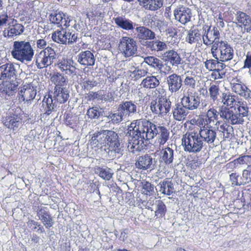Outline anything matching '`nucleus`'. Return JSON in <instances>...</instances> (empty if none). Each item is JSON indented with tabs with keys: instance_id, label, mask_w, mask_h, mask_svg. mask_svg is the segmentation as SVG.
Instances as JSON below:
<instances>
[{
	"instance_id": "f257e3e1",
	"label": "nucleus",
	"mask_w": 251,
	"mask_h": 251,
	"mask_svg": "<svg viewBox=\"0 0 251 251\" xmlns=\"http://www.w3.org/2000/svg\"><path fill=\"white\" fill-rule=\"evenodd\" d=\"M129 138L127 149L129 152L135 153L144 149L147 141L153 139L158 135L156 143L159 144L158 149L168 141L169 131L164 126H158L146 119L133 121L128 126Z\"/></svg>"
},
{
	"instance_id": "f03ea898",
	"label": "nucleus",
	"mask_w": 251,
	"mask_h": 251,
	"mask_svg": "<svg viewBox=\"0 0 251 251\" xmlns=\"http://www.w3.org/2000/svg\"><path fill=\"white\" fill-rule=\"evenodd\" d=\"M90 144L95 147H105L104 150L110 158L122 153L119 135L113 130H103L95 133L92 136Z\"/></svg>"
},
{
	"instance_id": "7ed1b4c3",
	"label": "nucleus",
	"mask_w": 251,
	"mask_h": 251,
	"mask_svg": "<svg viewBox=\"0 0 251 251\" xmlns=\"http://www.w3.org/2000/svg\"><path fill=\"white\" fill-rule=\"evenodd\" d=\"M11 54L17 61L24 64L31 62L34 50L30 43L25 40H17L13 42Z\"/></svg>"
},
{
	"instance_id": "20e7f679",
	"label": "nucleus",
	"mask_w": 251,
	"mask_h": 251,
	"mask_svg": "<svg viewBox=\"0 0 251 251\" xmlns=\"http://www.w3.org/2000/svg\"><path fill=\"white\" fill-rule=\"evenodd\" d=\"M181 141L184 150L189 153L199 152L205 145L203 140H201L198 132L195 130L187 132L183 136Z\"/></svg>"
},
{
	"instance_id": "39448f33",
	"label": "nucleus",
	"mask_w": 251,
	"mask_h": 251,
	"mask_svg": "<svg viewBox=\"0 0 251 251\" xmlns=\"http://www.w3.org/2000/svg\"><path fill=\"white\" fill-rule=\"evenodd\" d=\"M202 33L203 43L206 46L212 45L211 53L212 55H216V50L220 44V32L217 27L214 26L212 29L210 27L206 29Z\"/></svg>"
},
{
	"instance_id": "423d86ee",
	"label": "nucleus",
	"mask_w": 251,
	"mask_h": 251,
	"mask_svg": "<svg viewBox=\"0 0 251 251\" xmlns=\"http://www.w3.org/2000/svg\"><path fill=\"white\" fill-rule=\"evenodd\" d=\"M56 57L54 49L47 47L44 50L36 53L35 64L38 69H43L50 65Z\"/></svg>"
},
{
	"instance_id": "0eeeda50",
	"label": "nucleus",
	"mask_w": 251,
	"mask_h": 251,
	"mask_svg": "<svg viewBox=\"0 0 251 251\" xmlns=\"http://www.w3.org/2000/svg\"><path fill=\"white\" fill-rule=\"evenodd\" d=\"M171 101L166 98L158 97L151 103V109L152 112L159 116H164L169 112L171 107Z\"/></svg>"
},
{
	"instance_id": "6e6552de",
	"label": "nucleus",
	"mask_w": 251,
	"mask_h": 251,
	"mask_svg": "<svg viewBox=\"0 0 251 251\" xmlns=\"http://www.w3.org/2000/svg\"><path fill=\"white\" fill-rule=\"evenodd\" d=\"M119 49L126 57L133 56L137 53V46L136 41L129 37H122L119 41Z\"/></svg>"
},
{
	"instance_id": "1a4fd4ad",
	"label": "nucleus",
	"mask_w": 251,
	"mask_h": 251,
	"mask_svg": "<svg viewBox=\"0 0 251 251\" xmlns=\"http://www.w3.org/2000/svg\"><path fill=\"white\" fill-rule=\"evenodd\" d=\"M181 102L189 110H196L200 105L201 97L196 92L188 90L183 93Z\"/></svg>"
},
{
	"instance_id": "9d476101",
	"label": "nucleus",
	"mask_w": 251,
	"mask_h": 251,
	"mask_svg": "<svg viewBox=\"0 0 251 251\" xmlns=\"http://www.w3.org/2000/svg\"><path fill=\"white\" fill-rule=\"evenodd\" d=\"M220 116L231 125H241L244 122V119L241 117V115L238 114L235 108L233 110L231 108L222 106L220 107Z\"/></svg>"
},
{
	"instance_id": "9b49d317",
	"label": "nucleus",
	"mask_w": 251,
	"mask_h": 251,
	"mask_svg": "<svg viewBox=\"0 0 251 251\" xmlns=\"http://www.w3.org/2000/svg\"><path fill=\"white\" fill-rule=\"evenodd\" d=\"M233 50L226 41H220L216 50V55L212 56L221 62L231 60L233 57Z\"/></svg>"
},
{
	"instance_id": "f8f14e48",
	"label": "nucleus",
	"mask_w": 251,
	"mask_h": 251,
	"mask_svg": "<svg viewBox=\"0 0 251 251\" xmlns=\"http://www.w3.org/2000/svg\"><path fill=\"white\" fill-rule=\"evenodd\" d=\"M20 108H17L15 111L12 109L6 116L3 118L2 123L7 128L16 130L21 123L22 117L20 112Z\"/></svg>"
},
{
	"instance_id": "ddd939ff",
	"label": "nucleus",
	"mask_w": 251,
	"mask_h": 251,
	"mask_svg": "<svg viewBox=\"0 0 251 251\" xmlns=\"http://www.w3.org/2000/svg\"><path fill=\"white\" fill-rule=\"evenodd\" d=\"M37 94L36 87L31 83H26L20 88L19 92V100L21 102L30 103Z\"/></svg>"
},
{
	"instance_id": "4468645a",
	"label": "nucleus",
	"mask_w": 251,
	"mask_h": 251,
	"mask_svg": "<svg viewBox=\"0 0 251 251\" xmlns=\"http://www.w3.org/2000/svg\"><path fill=\"white\" fill-rule=\"evenodd\" d=\"M232 92L244 98L245 100L251 99V90L242 82L240 79L235 78L231 83Z\"/></svg>"
},
{
	"instance_id": "2eb2a0df",
	"label": "nucleus",
	"mask_w": 251,
	"mask_h": 251,
	"mask_svg": "<svg viewBox=\"0 0 251 251\" xmlns=\"http://www.w3.org/2000/svg\"><path fill=\"white\" fill-rule=\"evenodd\" d=\"M50 21L60 27H68L70 25L71 19L64 13L58 10L53 11L49 15Z\"/></svg>"
},
{
	"instance_id": "dca6fc26",
	"label": "nucleus",
	"mask_w": 251,
	"mask_h": 251,
	"mask_svg": "<svg viewBox=\"0 0 251 251\" xmlns=\"http://www.w3.org/2000/svg\"><path fill=\"white\" fill-rule=\"evenodd\" d=\"M168 90L171 93L177 92L182 85V80L180 75L173 74L166 78Z\"/></svg>"
},
{
	"instance_id": "f3484780",
	"label": "nucleus",
	"mask_w": 251,
	"mask_h": 251,
	"mask_svg": "<svg viewBox=\"0 0 251 251\" xmlns=\"http://www.w3.org/2000/svg\"><path fill=\"white\" fill-rule=\"evenodd\" d=\"M74 61L72 59L63 58L56 64V67L65 74L71 75L72 77L76 75V69L74 65Z\"/></svg>"
},
{
	"instance_id": "a211bd4d",
	"label": "nucleus",
	"mask_w": 251,
	"mask_h": 251,
	"mask_svg": "<svg viewBox=\"0 0 251 251\" xmlns=\"http://www.w3.org/2000/svg\"><path fill=\"white\" fill-rule=\"evenodd\" d=\"M174 14L175 19L183 25L189 22L192 17L191 9L183 6L176 9Z\"/></svg>"
},
{
	"instance_id": "6ab92c4d",
	"label": "nucleus",
	"mask_w": 251,
	"mask_h": 251,
	"mask_svg": "<svg viewBox=\"0 0 251 251\" xmlns=\"http://www.w3.org/2000/svg\"><path fill=\"white\" fill-rule=\"evenodd\" d=\"M15 65L12 63H6L0 66V80L15 78L16 76Z\"/></svg>"
},
{
	"instance_id": "aec40b11",
	"label": "nucleus",
	"mask_w": 251,
	"mask_h": 251,
	"mask_svg": "<svg viewBox=\"0 0 251 251\" xmlns=\"http://www.w3.org/2000/svg\"><path fill=\"white\" fill-rule=\"evenodd\" d=\"M118 106L123 115H125V118L132 116L138 113L136 103L131 100L123 101Z\"/></svg>"
},
{
	"instance_id": "412c9836",
	"label": "nucleus",
	"mask_w": 251,
	"mask_h": 251,
	"mask_svg": "<svg viewBox=\"0 0 251 251\" xmlns=\"http://www.w3.org/2000/svg\"><path fill=\"white\" fill-rule=\"evenodd\" d=\"M136 38L141 44H143L146 40H153L155 37V34L154 32L149 28L140 26L135 28Z\"/></svg>"
},
{
	"instance_id": "4be33fe9",
	"label": "nucleus",
	"mask_w": 251,
	"mask_h": 251,
	"mask_svg": "<svg viewBox=\"0 0 251 251\" xmlns=\"http://www.w3.org/2000/svg\"><path fill=\"white\" fill-rule=\"evenodd\" d=\"M77 62L81 65L93 66L95 64V58L90 50L81 51L77 56Z\"/></svg>"
},
{
	"instance_id": "5701e85b",
	"label": "nucleus",
	"mask_w": 251,
	"mask_h": 251,
	"mask_svg": "<svg viewBox=\"0 0 251 251\" xmlns=\"http://www.w3.org/2000/svg\"><path fill=\"white\" fill-rule=\"evenodd\" d=\"M37 215L46 228H49L53 226L54 224L53 219L49 214L46 207L42 206H38L37 209Z\"/></svg>"
},
{
	"instance_id": "b1692460",
	"label": "nucleus",
	"mask_w": 251,
	"mask_h": 251,
	"mask_svg": "<svg viewBox=\"0 0 251 251\" xmlns=\"http://www.w3.org/2000/svg\"><path fill=\"white\" fill-rule=\"evenodd\" d=\"M155 161H153L152 157L149 154L138 157L135 165L137 168L142 170L152 169L154 168Z\"/></svg>"
},
{
	"instance_id": "393cba45",
	"label": "nucleus",
	"mask_w": 251,
	"mask_h": 251,
	"mask_svg": "<svg viewBox=\"0 0 251 251\" xmlns=\"http://www.w3.org/2000/svg\"><path fill=\"white\" fill-rule=\"evenodd\" d=\"M198 132L204 142L214 145L213 143L217 138V133L212 128V126Z\"/></svg>"
},
{
	"instance_id": "a878e982",
	"label": "nucleus",
	"mask_w": 251,
	"mask_h": 251,
	"mask_svg": "<svg viewBox=\"0 0 251 251\" xmlns=\"http://www.w3.org/2000/svg\"><path fill=\"white\" fill-rule=\"evenodd\" d=\"M24 26L21 24H15L10 25L7 29L3 31L5 37L12 38L21 34L24 31Z\"/></svg>"
},
{
	"instance_id": "bb28decb",
	"label": "nucleus",
	"mask_w": 251,
	"mask_h": 251,
	"mask_svg": "<svg viewBox=\"0 0 251 251\" xmlns=\"http://www.w3.org/2000/svg\"><path fill=\"white\" fill-rule=\"evenodd\" d=\"M189 110L184 105L176 104L173 108L172 114L175 120L181 121L184 120L189 113Z\"/></svg>"
},
{
	"instance_id": "cd10ccee",
	"label": "nucleus",
	"mask_w": 251,
	"mask_h": 251,
	"mask_svg": "<svg viewBox=\"0 0 251 251\" xmlns=\"http://www.w3.org/2000/svg\"><path fill=\"white\" fill-rule=\"evenodd\" d=\"M70 35H71V32L62 28L61 30H57L53 32L52 34V39L53 41L57 43L67 44L68 38Z\"/></svg>"
},
{
	"instance_id": "c85d7f7f",
	"label": "nucleus",
	"mask_w": 251,
	"mask_h": 251,
	"mask_svg": "<svg viewBox=\"0 0 251 251\" xmlns=\"http://www.w3.org/2000/svg\"><path fill=\"white\" fill-rule=\"evenodd\" d=\"M69 97L68 90L61 87H55L54 91L53 93L52 98L60 103H65Z\"/></svg>"
},
{
	"instance_id": "c756f323",
	"label": "nucleus",
	"mask_w": 251,
	"mask_h": 251,
	"mask_svg": "<svg viewBox=\"0 0 251 251\" xmlns=\"http://www.w3.org/2000/svg\"><path fill=\"white\" fill-rule=\"evenodd\" d=\"M115 24L121 28L129 30L134 28V26L136 24L134 23L129 19L126 18L124 16H118L113 19Z\"/></svg>"
},
{
	"instance_id": "7c9ffc66",
	"label": "nucleus",
	"mask_w": 251,
	"mask_h": 251,
	"mask_svg": "<svg viewBox=\"0 0 251 251\" xmlns=\"http://www.w3.org/2000/svg\"><path fill=\"white\" fill-rule=\"evenodd\" d=\"M236 19L239 23L244 26L247 32L251 30V19L249 16L244 12L238 11L236 14Z\"/></svg>"
},
{
	"instance_id": "2f4dec72",
	"label": "nucleus",
	"mask_w": 251,
	"mask_h": 251,
	"mask_svg": "<svg viewBox=\"0 0 251 251\" xmlns=\"http://www.w3.org/2000/svg\"><path fill=\"white\" fill-rule=\"evenodd\" d=\"M219 115H220V109L218 111L214 107H211L207 111L205 117L210 126H217L220 124L221 122L218 121Z\"/></svg>"
},
{
	"instance_id": "473e14b6",
	"label": "nucleus",
	"mask_w": 251,
	"mask_h": 251,
	"mask_svg": "<svg viewBox=\"0 0 251 251\" xmlns=\"http://www.w3.org/2000/svg\"><path fill=\"white\" fill-rule=\"evenodd\" d=\"M146 45L147 48L151 51L159 52L164 51L168 49L167 44L159 40H155L152 41H146Z\"/></svg>"
},
{
	"instance_id": "72a5a7b5",
	"label": "nucleus",
	"mask_w": 251,
	"mask_h": 251,
	"mask_svg": "<svg viewBox=\"0 0 251 251\" xmlns=\"http://www.w3.org/2000/svg\"><path fill=\"white\" fill-rule=\"evenodd\" d=\"M160 161L166 165L172 163L174 160V150L170 147L162 149L160 152Z\"/></svg>"
},
{
	"instance_id": "f704fd0d",
	"label": "nucleus",
	"mask_w": 251,
	"mask_h": 251,
	"mask_svg": "<svg viewBox=\"0 0 251 251\" xmlns=\"http://www.w3.org/2000/svg\"><path fill=\"white\" fill-rule=\"evenodd\" d=\"M166 60L169 61L172 66H177L181 63V58L177 52L173 50L166 51L164 54Z\"/></svg>"
},
{
	"instance_id": "c9c22d12",
	"label": "nucleus",
	"mask_w": 251,
	"mask_h": 251,
	"mask_svg": "<svg viewBox=\"0 0 251 251\" xmlns=\"http://www.w3.org/2000/svg\"><path fill=\"white\" fill-rule=\"evenodd\" d=\"M158 186L160 188L159 191L163 194L170 196L175 192L174 184L169 179L161 181Z\"/></svg>"
},
{
	"instance_id": "e433bc0d",
	"label": "nucleus",
	"mask_w": 251,
	"mask_h": 251,
	"mask_svg": "<svg viewBox=\"0 0 251 251\" xmlns=\"http://www.w3.org/2000/svg\"><path fill=\"white\" fill-rule=\"evenodd\" d=\"M185 40L190 44L199 43L201 40V34L198 29L189 30L187 31Z\"/></svg>"
},
{
	"instance_id": "4c0bfd02",
	"label": "nucleus",
	"mask_w": 251,
	"mask_h": 251,
	"mask_svg": "<svg viewBox=\"0 0 251 251\" xmlns=\"http://www.w3.org/2000/svg\"><path fill=\"white\" fill-rule=\"evenodd\" d=\"M221 102L226 106H230L231 108L235 106L237 102L235 100V96L230 93H223L221 96Z\"/></svg>"
},
{
	"instance_id": "58836bf2",
	"label": "nucleus",
	"mask_w": 251,
	"mask_h": 251,
	"mask_svg": "<svg viewBox=\"0 0 251 251\" xmlns=\"http://www.w3.org/2000/svg\"><path fill=\"white\" fill-rule=\"evenodd\" d=\"M160 82L156 76L151 75L146 77L141 82V85L146 88H155L159 85Z\"/></svg>"
},
{
	"instance_id": "ea45409f",
	"label": "nucleus",
	"mask_w": 251,
	"mask_h": 251,
	"mask_svg": "<svg viewBox=\"0 0 251 251\" xmlns=\"http://www.w3.org/2000/svg\"><path fill=\"white\" fill-rule=\"evenodd\" d=\"M144 62H145L151 67L161 71L163 64L162 61L154 56H147L144 58Z\"/></svg>"
},
{
	"instance_id": "a19ab883",
	"label": "nucleus",
	"mask_w": 251,
	"mask_h": 251,
	"mask_svg": "<svg viewBox=\"0 0 251 251\" xmlns=\"http://www.w3.org/2000/svg\"><path fill=\"white\" fill-rule=\"evenodd\" d=\"M146 20H149L147 25H150L151 27H157L158 28H162L163 26L167 25V23L166 22L164 21L163 20L157 19L156 16L148 15L147 17L145 18V21Z\"/></svg>"
},
{
	"instance_id": "79ce46f5",
	"label": "nucleus",
	"mask_w": 251,
	"mask_h": 251,
	"mask_svg": "<svg viewBox=\"0 0 251 251\" xmlns=\"http://www.w3.org/2000/svg\"><path fill=\"white\" fill-rule=\"evenodd\" d=\"M53 99L52 97H45L42 101V107L45 113L47 115L50 114L54 110V104L52 103Z\"/></svg>"
},
{
	"instance_id": "37998d69",
	"label": "nucleus",
	"mask_w": 251,
	"mask_h": 251,
	"mask_svg": "<svg viewBox=\"0 0 251 251\" xmlns=\"http://www.w3.org/2000/svg\"><path fill=\"white\" fill-rule=\"evenodd\" d=\"M51 81L55 87H62L66 84V78L60 73L54 74L50 78Z\"/></svg>"
},
{
	"instance_id": "c03bdc74",
	"label": "nucleus",
	"mask_w": 251,
	"mask_h": 251,
	"mask_svg": "<svg viewBox=\"0 0 251 251\" xmlns=\"http://www.w3.org/2000/svg\"><path fill=\"white\" fill-rule=\"evenodd\" d=\"M121 110H120V107L118 106L117 112L115 113H110L107 118L110 120V121L113 124H118L122 122L125 118V115H123Z\"/></svg>"
},
{
	"instance_id": "a18cd8bd",
	"label": "nucleus",
	"mask_w": 251,
	"mask_h": 251,
	"mask_svg": "<svg viewBox=\"0 0 251 251\" xmlns=\"http://www.w3.org/2000/svg\"><path fill=\"white\" fill-rule=\"evenodd\" d=\"M163 6V0H148L147 4H144L146 9L155 11Z\"/></svg>"
},
{
	"instance_id": "49530a36",
	"label": "nucleus",
	"mask_w": 251,
	"mask_h": 251,
	"mask_svg": "<svg viewBox=\"0 0 251 251\" xmlns=\"http://www.w3.org/2000/svg\"><path fill=\"white\" fill-rule=\"evenodd\" d=\"M97 172L100 177L106 180H109L113 175L112 170L108 168H99Z\"/></svg>"
},
{
	"instance_id": "de8ad7c7",
	"label": "nucleus",
	"mask_w": 251,
	"mask_h": 251,
	"mask_svg": "<svg viewBox=\"0 0 251 251\" xmlns=\"http://www.w3.org/2000/svg\"><path fill=\"white\" fill-rule=\"evenodd\" d=\"M238 109V114L241 115V117H247L248 115L249 107L246 102L238 101L236 104Z\"/></svg>"
},
{
	"instance_id": "09e8293b",
	"label": "nucleus",
	"mask_w": 251,
	"mask_h": 251,
	"mask_svg": "<svg viewBox=\"0 0 251 251\" xmlns=\"http://www.w3.org/2000/svg\"><path fill=\"white\" fill-rule=\"evenodd\" d=\"M101 108L98 106L89 108L87 111V115L91 119H98L100 117Z\"/></svg>"
},
{
	"instance_id": "8fccbe9b",
	"label": "nucleus",
	"mask_w": 251,
	"mask_h": 251,
	"mask_svg": "<svg viewBox=\"0 0 251 251\" xmlns=\"http://www.w3.org/2000/svg\"><path fill=\"white\" fill-rule=\"evenodd\" d=\"M220 89L218 85L211 83L209 88V95L210 98L213 100H216L219 95Z\"/></svg>"
},
{
	"instance_id": "3c124183",
	"label": "nucleus",
	"mask_w": 251,
	"mask_h": 251,
	"mask_svg": "<svg viewBox=\"0 0 251 251\" xmlns=\"http://www.w3.org/2000/svg\"><path fill=\"white\" fill-rule=\"evenodd\" d=\"M238 177L239 176L235 173H231L229 175V179L232 186H240L245 184L242 177L240 179H239Z\"/></svg>"
},
{
	"instance_id": "603ef678",
	"label": "nucleus",
	"mask_w": 251,
	"mask_h": 251,
	"mask_svg": "<svg viewBox=\"0 0 251 251\" xmlns=\"http://www.w3.org/2000/svg\"><path fill=\"white\" fill-rule=\"evenodd\" d=\"M197 124L199 126L197 131H201L205 128H207L210 126V125L207 122V120L205 117H199L197 122Z\"/></svg>"
},
{
	"instance_id": "864d4df0",
	"label": "nucleus",
	"mask_w": 251,
	"mask_h": 251,
	"mask_svg": "<svg viewBox=\"0 0 251 251\" xmlns=\"http://www.w3.org/2000/svg\"><path fill=\"white\" fill-rule=\"evenodd\" d=\"M219 59H209L204 62L205 68L209 71L217 69Z\"/></svg>"
},
{
	"instance_id": "5fc2aeb1",
	"label": "nucleus",
	"mask_w": 251,
	"mask_h": 251,
	"mask_svg": "<svg viewBox=\"0 0 251 251\" xmlns=\"http://www.w3.org/2000/svg\"><path fill=\"white\" fill-rule=\"evenodd\" d=\"M242 177L245 184L251 181V164L243 170Z\"/></svg>"
},
{
	"instance_id": "6e6d98bb",
	"label": "nucleus",
	"mask_w": 251,
	"mask_h": 251,
	"mask_svg": "<svg viewBox=\"0 0 251 251\" xmlns=\"http://www.w3.org/2000/svg\"><path fill=\"white\" fill-rule=\"evenodd\" d=\"M184 84L187 87L192 88H195L196 85V80L195 77L192 76L186 75L183 80Z\"/></svg>"
},
{
	"instance_id": "4d7b16f0",
	"label": "nucleus",
	"mask_w": 251,
	"mask_h": 251,
	"mask_svg": "<svg viewBox=\"0 0 251 251\" xmlns=\"http://www.w3.org/2000/svg\"><path fill=\"white\" fill-rule=\"evenodd\" d=\"M166 212V205L161 201H159L157 204V208L155 211L156 215L160 214V216L164 215Z\"/></svg>"
},
{
	"instance_id": "13d9d810",
	"label": "nucleus",
	"mask_w": 251,
	"mask_h": 251,
	"mask_svg": "<svg viewBox=\"0 0 251 251\" xmlns=\"http://www.w3.org/2000/svg\"><path fill=\"white\" fill-rule=\"evenodd\" d=\"M147 73L148 71L145 69H136L132 73L135 79H137L145 76Z\"/></svg>"
},
{
	"instance_id": "bf43d9fd",
	"label": "nucleus",
	"mask_w": 251,
	"mask_h": 251,
	"mask_svg": "<svg viewBox=\"0 0 251 251\" xmlns=\"http://www.w3.org/2000/svg\"><path fill=\"white\" fill-rule=\"evenodd\" d=\"M240 166L247 164L251 162V156L244 155L237 159Z\"/></svg>"
},
{
	"instance_id": "052dcab7",
	"label": "nucleus",
	"mask_w": 251,
	"mask_h": 251,
	"mask_svg": "<svg viewBox=\"0 0 251 251\" xmlns=\"http://www.w3.org/2000/svg\"><path fill=\"white\" fill-rule=\"evenodd\" d=\"M226 167L228 169H231L232 170H234L236 169L240 168L241 166L239 164V163L237 159H236L227 163L226 164Z\"/></svg>"
},
{
	"instance_id": "680f3d73",
	"label": "nucleus",
	"mask_w": 251,
	"mask_h": 251,
	"mask_svg": "<svg viewBox=\"0 0 251 251\" xmlns=\"http://www.w3.org/2000/svg\"><path fill=\"white\" fill-rule=\"evenodd\" d=\"M97 84V82L93 79L86 80L83 83L84 87L87 89H90Z\"/></svg>"
},
{
	"instance_id": "e2e57ef3",
	"label": "nucleus",
	"mask_w": 251,
	"mask_h": 251,
	"mask_svg": "<svg viewBox=\"0 0 251 251\" xmlns=\"http://www.w3.org/2000/svg\"><path fill=\"white\" fill-rule=\"evenodd\" d=\"M5 87V91L6 93L8 95H10L12 93L16 90V86L14 85H13L10 82H8L6 84Z\"/></svg>"
},
{
	"instance_id": "0e129e2a",
	"label": "nucleus",
	"mask_w": 251,
	"mask_h": 251,
	"mask_svg": "<svg viewBox=\"0 0 251 251\" xmlns=\"http://www.w3.org/2000/svg\"><path fill=\"white\" fill-rule=\"evenodd\" d=\"M36 46L37 48L43 49L46 48L47 42L44 39H37L36 41Z\"/></svg>"
},
{
	"instance_id": "69168bd1",
	"label": "nucleus",
	"mask_w": 251,
	"mask_h": 251,
	"mask_svg": "<svg viewBox=\"0 0 251 251\" xmlns=\"http://www.w3.org/2000/svg\"><path fill=\"white\" fill-rule=\"evenodd\" d=\"M244 68H251V52H248L247 54Z\"/></svg>"
},
{
	"instance_id": "338daca9",
	"label": "nucleus",
	"mask_w": 251,
	"mask_h": 251,
	"mask_svg": "<svg viewBox=\"0 0 251 251\" xmlns=\"http://www.w3.org/2000/svg\"><path fill=\"white\" fill-rule=\"evenodd\" d=\"M177 33L176 29L172 26L169 27L168 29H166V34L170 37H175L177 35Z\"/></svg>"
},
{
	"instance_id": "774afa93",
	"label": "nucleus",
	"mask_w": 251,
	"mask_h": 251,
	"mask_svg": "<svg viewBox=\"0 0 251 251\" xmlns=\"http://www.w3.org/2000/svg\"><path fill=\"white\" fill-rule=\"evenodd\" d=\"M8 21V16L6 14H0V27L4 26Z\"/></svg>"
}]
</instances>
